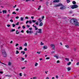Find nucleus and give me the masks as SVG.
Listing matches in <instances>:
<instances>
[{
  "mask_svg": "<svg viewBox=\"0 0 79 79\" xmlns=\"http://www.w3.org/2000/svg\"><path fill=\"white\" fill-rule=\"evenodd\" d=\"M2 55L4 57H6V53L4 49H2Z\"/></svg>",
  "mask_w": 79,
  "mask_h": 79,
  "instance_id": "1",
  "label": "nucleus"
},
{
  "mask_svg": "<svg viewBox=\"0 0 79 79\" xmlns=\"http://www.w3.org/2000/svg\"><path fill=\"white\" fill-rule=\"evenodd\" d=\"M77 22V20L76 19H71L70 20V23H71V24H74V23H75V22Z\"/></svg>",
  "mask_w": 79,
  "mask_h": 79,
  "instance_id": "2",
  "label": "nucleus"
},
{
  "mask_svg": "<svg viewBox=\"0 0 79 79\" xmlns=\"http://www.w3.org/2000/svg\"><path fill=\"white\" fill-rule=\"evenodd\" d=\"M78 7V6L77 5H73L72 6H71V8L72 9H74V8H77Z\"/></svg>",
  "mask_w": 79,
  "mask_h": 79,
  "instance_id": "3",
  "label": "nucleus"
},
{
  "mask_svg": "<svg viewBox=\"0 0 79 79\" xmlns=\"http://www.w3.org/2000/svg\"><path fill=\"white\" fill-rule=\"evenodd\" d=\"M36 33H39V34H41V33H42V29H38V31H36Z\"/></svg>",
  "mask_w": 79,
  "mask_h": 79,
  "instance_id": "4",
  "label": "nucleus"
},
{
  "mask_svg": "<svg viewBox=\"0 0 79 79\" xmlns=\"http://www.w3.org/2000/svg\"><path fill=\"white\" fill-rule=\"evenodd\" d=\"M63 6V4H61V3H59L58 4L56 5L55 6V7H57L58 6Z\"/></svg>",
  "mask_w": 79,
  "mask_h": 79,
  "instance_id": "5",
  "label": "nucleus"
},
{
  "mask_svg": "<svg viewBox=\"0 0 79 79\" xmlns=\"http://www.w3.org/2000/svg\"><path fill=\"white\" fill-rule=\"evenodd\" d=\"M74 24L75 25V26H79V23L77 22H77H75Z\"/></svg>",
  "mask_w": 79,
  "mask_h": 79,
  "instance_id": "6",
  "label": "nucleus"
},
{
  "mask_svg": "<svg viewBox=\"0 0 79 79\" xmlns=\"http://www.w3.org/2000/svg\"><path fill=\"white\" fill-rule=\"evenodd\" d=\"M39 26H43V23L42 22H39Z\"/></svg>",
  "mask_w": 79,
  "mask_h": 79,
  "instance_id": "7",
  "label": "nucleus"
},
{
  "mask_svg": "<svg viewBox=\"0 0 79 79\" xmlns=\"http://www.w3.org/2000/svg\"><path fill=\"white\" fill-rule=\"evenodd\" d=\"M58 2H60V0H55L53 1V3H58Z\"/></svg>",
  "mask_w": 79,
  "mask_h": 79,
  "instance_id": "8",
  "label": "nucleus"
},
{
  "mask_svg": "<svg viewBox=\"0 0 79 79\" xmlns=\"http://www.w3.org/2000/svg\"><path fill=\"white\" fill-rule=\"evenodd\" d=\"M51 47H52V49H54L55 48V45H54V44H51Z\"/></svg>",
  "mask_w": 79,
  "mask_h": 79,
  "instance_id": "9",
  "label": "nucleus"
},
{
  "mask_svg": "<svg viewBox=\"0 0 79 79\" xmlns=\"http://www.w3.org/2000/svg\"><path fill=\"white\" fill-rule=\"evenodd\" d=\"M33 27L35 28V30H36L38 29V28H37V27H36V26H34V24L33 25Z\"/></svg>",
  "mask_w": 79,
  "mask_h": 79,
  "instance_id": "10",
  "label": "nucleus"
},
{
  "mask_svg": "<svg viewBox=\"0 0 79 79\" xmlns=\"http://www.w3.org/2000/svg\"><path fill=\"white\" fill-rule=\"evenodd\" d=\"M9 66H11V62L10 61H9L8 63Z\"/></svg>",
  "mask_w": 79,
  "mask_h": 79,
  "instance_id": "11",
  "label": "nucleus"
},
{
  "mask_svg": "<svg viewBox=\"0 0 79 79\" xmlns=\"http://www.w3.org/2000/svg\"><path fill=\"white\" fill-rule=\"evenodd\" d=\"M44 49H47V46L46 45L44 46L43 47Z\"/></svg>",
  "mask_w": 79,
  "mask_h": 79,
  "instance_id": "12",
  "label": "nucleus"
},
{
  "mask_svg": "<svg viewBox=\"0 0 79 79\" xmlns=\"http://www.w3.org/2000/svg\"><path fill=\"white\" fill-rule=\"evenodd\" d=\"M2 12L3 14H4V13H6V10H2Z\"/></svg>",
  "mask_w": 79,
  "mask_h": 79,
  "instance_id": "13",
  "label": "nucleus"
},
{
  "mask_svg": "<svg viewBox=\"0 0 79 79\" xmlns=\"http://www.w3.org/2000/svg\"><path fill=\"white\" fill-rule=\"evenodd\" d=\"M54 57H56V58L57 59H58V56L57 55H55V56H54Z\"/></svg>",
  "mask_w": 79,
  "mask_h": 79,
  "instance_id": "14",
  "label": "nucleus"
},
{
  "mask_svg": "<svg viewBox=\"0 0 79 79\" xmlns=\"http://www.w3.org/2000/svg\"><path fill=\"white\" fill-rule=\"evenodd\" d=\"M24 18H23V17H21L20 18V20L21 21H24Z\"/></svg>",
  "mask_w": 79,
  "mask_h": 79,
  "instance_id": "15",
  "label": "nucleus"
},
{
  "mask_svg": "<svg viewBox=\"0 0 79 79\" xmlns=\"http://www.w3.org/2000/svg\"><path fill=\"white\" fill-rule=\"evenodd\" d=\"M65 60L66 61H68L69 60V58H65Z\"/></svg>",
  "mask_w": 79,
  "mask_h": 79,
  "instance_id": "16",
  "label": "nucleus"
},
{
  "mask_svg": "<svg viewBox=\"0 0 79 79\" xmlns=\"http://www.w3.org/2000/svg\"><path fill=\"white\" fill-rule=\"evenodd\" d=\"M67 69H68V71H70V70H71V68L70 67H68V68H67Z\"/></svg>",
  "mask_w": 79,
  "mask_h": 79,
  "instance_id": "17",
  "label": "nucleus"
},
{
  "mask_svg": "<svg viewBox=\"0 0 79 79\" xmlns=\"http://www.w3.org/2000/svg\"><path fill=\"white\" fill-rule=\"evenodd\" d=\"M14 31H15V29H12L11 30H10V32H14Z\"/></svg>",
  "mask_w": 79,
  "mask_h": 79,
  "instance_id": "18",
  "label": "nucleus"
},
{
  "mask_svg": "<svg viewBox=\"0 0 79 79\" xmlns=\"http://www.w3.org/2000/svg\"><path fill=\"white\" fill-rule=\"evenodd\" d=\"M29 23H30V24H32V20H30L29 21Z\"/></svg>",
  "mask_w": 79,
  "mask_h": 79,
  "instance_id": "19",
  "label": "nucleus"
},
{
  "mask_svg": "<svg viewBox=\"0 0 79 79\" xmlns=\"http://www.w3.org/2000/svg\"><path fill=\"white\" fill-rule=\"evenodd\" d=\"M73 4L75 5V4H76V2H75V1H73L72 2Z\"/></svg>",
  "mask_w": 79,
  "mask_h": 79,
  "instance_id": "20",
  "label": "nucleus"
},
{
  "mask_svg": "<svg viewBox=\"0 0 79 79\" xmlns=\"http://www.w3.org/2000/svg\"><path fill=\"white\" fill-rule=\"evenodd\" d=\"M63 7H61L60 8V9L61 10H63V9H64V6H62Z\"/></svg>",
  "mask_w": 79,
  "mask_h": 79,
  "instance_id": "21",
  "label": "nucleus"
},
{
  "mask_svg": "<svg viewBox=\"0 0 79 79\" xmlns=\"http://www.w3.org/2000/svg\"><path fill=\"white\" fill-rule=\"evenodd\" d=\"M19 48V50H22L23 49V48H22V47H20Z\"/></svg>",
  "mask_w": 79,
  "mask_h": 79,
  "instance_id": "22",
  "label": "nucleus"
},
{
  "mask_svg": "<svg viewBox=\"0 0 79 79\" xmlns=\"http://www.w3.org/2000/svg\"><path fill=\"white\" fill-rule=\"evenodd\" d=\"M71 64V62H69V63H67V65H68V66H69V65H70Z\"/></svg>",
  "mask_w": 79,
  "mask_h": 79,
  "instance_id": "23",
  "label": "nucleus"
},
{
  "mask_svg": "<svg viewBox=\"0 0 79 79\" xmlns=\"http://www.w3.org/2000/svg\"><path fill=\"white\" fill-rule=\"evenodd\" d=\"M21 58L22 59V61H24V58L23 57H21Z\"/></svg>",
  "mask_w": 79,
  "mask_h": 79,
  "instance_id": "24",
  "label": "nucleus"
},
{
  "mask_svg": "<svg viewBox=\"0 0 79 79\" xmlns=\"http://www.w3.org/2000/svg\"><path fill=\"white\" fill-rule=\"evenodd\" d=\"M21 53H23V55H24L25 52L24 51H22L21 52Z\"/></svg>",
  "mask_w": 79,
  "mask_h": 79,
  "instance_id": "25",
  "label": "nucleus"
},
{
  "mask_svg": "<svg viewBox=\"0 0 79 79\" xmlns=\"http://www.w3.org/2000/svg\"><path fill=\"white\" fill-rule=\"evenodd\" d=\"M40 45H44V43H42V42H41Z\"/></svg>",
  "mask_w": 79,
  "mask_h": 79,
  "instance_id": "26",
  "label": "nucleus"
},
{
  "mask_svg": "<svg viewBox=\"0 0 79 79\" xmlns=\"http://www.w3.org/2000/svg\"><path fill=\"white\" fill-rule=\"evenodd\" d=\"M35 66H37L38 65V63H35Z\"/></svg>",
  "mask_w": 79,
  "mask_h": 79,
  "instance_id": "27",
  "label": "nucleus"
},
{
  "mask_svg": "<svg viewBox=\"0 0 79 79\" xmlns=\"http://www.w3.org/2000/svg\"><path fill=\"white\" fill-rule=\"evenodd\" d=\"M65 47H67V48H69V46H68V45H66L65 46Z\"/></svg>",
  "mask_w": 79,
  "mask_h": 79,
  "instance_id": "28",
  "label": "nucleus"
},
{
  "mask_svg": "<svg viewBox=\"0 0 79 79\" xmlns=\"http://www.w3.org/2000/svg\"><path fill=\"white\" fill-rule=\"evenodd\" d=\"M19 51H18L17 50L16 51V54H18V53H19Z\"/></svg>",
  "mask_w": 79,
  "mask_h": 79,
  "instance_id": "29",
  "label": "nucleus"
},
{
  "mask_svg": "<svg viewBox=\"0 0 79 79\" xmlns=\"http://www.w3.org/2000/svg\"><path fill=\"white\" fill-rule=\"evenodd\" d=\"M41 8V6H40L38 8V10H40V8Z\"/></svg>",
  "mask_w": 79,
  "mask_h": 79,
  "instance_id": "30",
  "label": "nucleus"
},
{
  "mask_svg": "<svg viewBox=\"0 0 79 79\" xmlns=\"http://www.w3.org/2000/svg\"><path fill=\"white\" fill-rule=\"evenodd\" d=\"M35 24L36 25H39V22H37Z\"/></svg>",
  "mask_w": 79,
  "mask_h": 79,
  "instance_id": "31",
  "label": "nucleus"
},
{
  "mask_svg": "<svg viewBox=\"0 0 79 79\" xmlns=\"http://www.w3.org/2000/svg\"><path fill=\"white\" fill-rule=\"evenodd\" d=\"M37 21V20H32V22H33V23H35Z\"/></svg>",
  "mask_w": 79,
  "mask_h": 79,
  "instance_id": "32",
  "label": "nucleus"
},
{
  "mask_svg": "<svg viewBox=\"0 0 79 79\" xmlns=\"http://www.w3.org/2000/svg\"><path fill=\"white\" fill-rule=\"evenodd\" d=\"M39 20L40 22H42V19H39Z\"/></svg>",
  "mask_w": 79,
  "mask_h": 79,
  "instance_id": "33",
  "label": "nucleus"
},
{
  "mask_svg": "<svg viewBox=\"0 0 79 79\" xmlns=\"http://www.w3.org/2000/svg\"><path fill=\"white\" fill-rule=\"evenodd\" d=\"M22 27L23 29H25V28H26V27H25V26L24 25Z\"/></svg>",
  "mask_w": 79,
  "mask_h": 79,
  "instance_id": "34",
  "label": "nucleus"
},
{
  "mask_svg": "<svg viewBox=\"0 0 79 79\" xmlns=\"http://www.w3.org/2000/svg\"><path fill=\"white\" fill-rule=\"evenodd\" d=\"M67 3H69L70 2V0H67Z\"/></svg>",
  "mask_w": 79,
  "mask_h": 79,
  "instance_id": "35",
  "label": "nucleus"
},
{
  "mask_svg": "<svg viewBox=\"0 0 79 79\" xmlns=\"http://www.w3.org/2000/svg\"><path fill=\"white\" fill-rule=\"evenodd\" d=\"M15 24H12V26L13 27H15Z\"/></svg>",
  "mask_w": 79,
  "mask_h": 79,
  "instance_id": "36",
  "label": "nucleus"
},
{
  "mask_svg": "<svg viewBox=\"0 0 79 79\" xmlns=\"http://www.w3.org/2000/svg\"><path fill=\"white\" fill-rule=\"evenodd\" d=\"M12 14H15V15H16V13L14 11L13 13H12Z\"/></svg>",
  "mask_w": 79,
  "mask_h": 79,
  "instance_id": "37",
  "label": "nucleus"
},
{
  "mask_svg": "<svg viewBox=\"0 0 79 79\" xmlns=\"http://www.w3.org/2000/svg\"><path fill=\"white\" fill-rule=\"evenodd\" d=\"M20 76H22V73H19Z\"/></svg>",
  "mask_w": 79,
  "mask_h": 79,
  "instance_id": "38",
  "label": "nucleus"
},
{
  "mask_svg": "<svg viewBox=\"0 0 79 79\" xmlns=\"http://www.w3.org/2000/svg\"><path fill=\"white\" fill-rule=\"evenodd\" d=\"M10 21L11 23H13V20L12 19H11L10 20Z\"/></svg>",
  "mask_w": 79,
  "mask_h": 79,
  "instance_id": "39",
  "label": "nucleus"
},
{
  "mask_svg": "<svg viewBox=\"0 0 79 79\" xmlns=\"http://www.w3.org/2000/svg\"><path fill=\"white\" fill-rule=\"evenodd\" d=\"M27 43H25V44H24V46H27Z\"/></svg>",
  "mask_w": 79,
  "mask_h": 79,
  "instance_id": "40",
  "label": "nucleus"
},
{
  "mask_svg": "<svg viewBox=\"0 0 79 79\" xmlns=\"http://www.w3.org/2000/svg\"><path fill=\"white\" fill-rule=\"evenodd\" d=\"M24 51H27V48H25L24 49Z\"/></svg>",
  "mask_w": 79,
  "mask_h": 79,
  "instance_id": "41",
  "label": "nucleus"
},
{
  "mask_svg": "<svg viewBox=\"0 0 79 79\" xmlns=\"http://www.w3.org/2000/svg\"><path fill=\"white\" fill-rule=\"evenodd\" d=\"M7 27H10V24H7Z\"/></svg>",
  "mask_w": 79,
  "mask_h": 79,
  "instance_id": "42",
  "label": "nucleus"
},
{
  "mask_svg": "<svg viewBox=\"0 0 79 79\" xmlns=\"http://www.w3.org/2000/svg\"><path fill=\"white\" fill-rule=\"evenodd\" d=\"M18 45H19V44H16L15 46L16 47H17V46H18Z\"/></svg>",
  "mask_w": 79,
  "mask_h": 79,
  "instance_id": "43",
  "label": "nucleus"
},
{
  "mask_svg": "<svg viewBox=\"0 0 79 79\" xmlns=\"http://www.w3.org/2000/svg\"><path fill=\"white\" fill-rule=\"evenodd\" d=\"M19 34V31L18 32H16V34Z\"/></svg>",
  "mask_w": 79,
  "mask_h": 79,
  "instance_id": "44",
  "label": "nucleus"
},
{
  "mask_svg": "<svg viewBox=\"0 0 79 79\" xmlns=\"http://www.w3.org/2000/svg\"><path fill=\"white\" fill-rule=\"evenodd\" d=\"M73 50H74V51H76V48H74Z\"/></svg>",
  "mask_w": 79,
  "mask_h": 79,
  "instance_id": "45",
  "label": "nucleus"
},
{
  "mask_svg": "<svg viewBox=\"0 0 79 79\" xmlns=\"http://www.w3.org/2000/svg\"><path fill=\"white\" fill-rule=\"evenodd\" d=\"M79 62H77V65H79Z\"/></svg>",
  "mask_w": 79,
  "mask_h": 79,
  "instance_id": "46",
  "label": "nucleus"
},
{
  "mask_svg": "<svg viewBox=\"0 0 79 79\" xmlns=\"http://www.w3.org/2000/svg\"><path fill=\"white\" fill-rule=\"evenodd\" d=\"M28 22H29V21L28 20L26 22V24H27V23H28Z\"/></svg>",
  "mask_w": 79,
  "mask_h": 79,
  "instance_id": "47",
  "label": "nucleus"
},
{
  "mask_svg": "<svg viewBox=\"0 0 79 79\" xmlns=\"http://www.w3.org/2000/svg\"><path fill=\"white\" fill-rule=\"evenodd\" d=\"M33 32H32V31H29V33H30V34H31V33H32Z\"/></svg>",
  "mask_w": 79,
  "mask_h": 79,
  "instance_id": "48",
  "label": "nucleus"
},
{
  "mask_svg": "<svg viewBox=\"0 0 79 79\" xmlns=\"http://www.w3.org/2000/svg\"><path fill=\"white\" fill-rule=\"evenodd\" d=\"M27 27H30V25H27Z\"/></svg>",
  "mask_w": 79,
  "mask_h": 79,
  "instance_id": "49",
  "label": "nucleus"
},
{
  "mask_svg": "<svg viewBox=\"0 0 79 79\" xmlns=\"http://www.w3.org/2000/svg\"><path fill=\"white\" fill-rule=\"evenodd\" d=\"M46 60H48V59H50V57H47L46 58Z\"/></svg>",
  "mask_w": 79,
  "mask_h": 79,
  "instance_id": "50",
  "label": "nucleus"
},
{
  "mask_svg": "<svg viewBox=\"0 0 79 79\" xmlns=\"http://www.w3.org/2000/svg\"><path fill=\"white\" fill-rule=\"evenodd\" d=\"M16 25H19V22H17V23H16Z\"/></svg>",
  "mask_w": 79,
  "mask_h": 79,
  "instance_id": "51",
  "label": "nucleus"
},
{
  "mask_svg": "<svg viewBox=\"0 0 79 79\" xmlns=\"http://www.w3.org/2000/svg\"><path fill=\"white\" fill-rule=\"evenodd\" d=\"M16 19H18V18H19V17H18V16H16Z\"/></svg>",
  "mask_w": 79,
  "mask_h": 79,
  "instance_id": "52",
  "label": "nucleus"
},
{
  "mask_svg": "<svg viewBox=\"0 0 79 79\" xmlns=\"http://www.w3.org/2000/svg\"><path fill=\"white\" fill-rule=\"evenodd\" d=\"M26 32H27V34H29V31H26Z\"/></svg>",
  "mask_w": 79,
  "mask_h": 79,
  "instance_id": "53",
  "label": "nucleus"
},
{
  "mask_svg": "<svg viewBox=\"0 0 79 79\" xmlns=\"http://www.w3.org/2000/svg\"><path fill=\"white\" fill-rule=\"evenodd\" d=\"M48 2H46V5H48Z\"/></svg>",
  "mask_w": 79,
  "mask_h": 79,
  "instance_id": "54",
  "label": "nucleus"
},
{
  "mask_svg": "<svg viewBox=\"0 0 79 79\" xmlns=\"http://www.w3.org/2000/svg\"><path fill=\"white\" fill-rule=\"evenodd\" d=\"M32 28H29V29L30 30V31H32Z\"/></svg>",
  "mask_w": 79,
  "mask_h": 79,
  "instance_id": "55",
  "label": "nucleus"
},
{
  "mask_svg": "<svg viewBox=\"0 0 79 79\" xmlns=\"http://www.w3.org/2000/svg\"><path fill=\"white\" fill-rule=\"evenodd\" d=\"M44 16H42V19H44Z\"/></svg>",
  "mask_w": 79,
  "mask_h": 79,
  "instance_id": "56",
  "label": "nucleus"
},
{
  "mask_svg": "<svg viewBox=\"0 0 79 79\" xmlns=\"http://www.w3.org/2000/svg\"><path fill=\"white\" fill-rule=\"evenodd\" d=\"M36 78H37V77H33V79H35Z\"/></svg>",
  "mask_w": 79,
  "mask_h": 79,
  "instance_id": "57",
  "label": "nucleus"
},
{
  "mask_svg": "<svg viewBox=\"0 0 79 79\" xmlns=\"http://www.w3.org/2000/svg\"><path fill=\"white\" fill-rule=\"evenodd\" d=\"M3 72L2 71H0V73L1 74H2V73H3Z\"/></svg>",
  "mask_w": 79,
  "mask_h": 79,
  "instance_id": "58",
  "label": "nucleus"
},
{
  "mask_svg": "<svg viewBox=\"0 0 79 79\" xmlns=\"http://www.w3.org/2000/svg\"><path fill=\"white\" fill-rule=\"evenodd\" d=\"M37 53L38 54H40V52H37Z\"/></svg>",
  "mask_w": 79,
  "mask_h": 79,
  "instance_id": "59",
  "label": "nucleus"
},
{
  "mask_svg": "<svg viewBox=\"0 0 79 79\" xmlns=\"http://www.w3.org/2000/svg\"><path fill=\"white\" fill-rule=\"evenodd\" d=\"M57 63H60V61L58 60V61H57Z\"/></svg>",
  "mask_w": 79,
  "mask_h": 79,
  "instance_id": "60",
  "label": "nucleus"
},
{
  "mask_svg": "<svg viewBox=\"0 0 79 79\" xmlns=\"http://www.w3.org/2000/svg\"><path fill=\"white\" fill-rule=\"evenodd\" d=\"M25 19H29V18H28V17L27 16V17H25Z\"/></svg>",
  "mask_w": 79,
  "mask_h": 79,
  "instance_id": "61",
  "label": "nucleus"
},
{
  "mask_svg": "<svg viewBox=\"0 0 79 79\" xmlns=\"http://www.w3.org/2000/svg\"><path fill=\"white\" fill-rule=\"evenodd\" d=\"M21 32H22L23 33H24V31L23 30H22L21 31Z\"/></svg>",
  "mask_w": 79,
  "mask_h": 79,
  "instance_id": "62",
  "label": "nucleus"
},
{
  "mask_svg": "<svg viewBox=\"0 0 79 79\" xmlns=\"http://www.w3.org/2000/svg\"><path fill=\"white\" fill-rule=\"evenodd\" d=\"M25 69V67H23L22 68V69Z\"/></svg>",
  "mask_w": 79,
  "mask_h": 79,
  "instance_id": "63",
  "label": "nucleus"
},
{
  "mask_svg": "<svg viewBox=\"0 0 79 79\" xmlns=\"http://www.w3.org/2000/svg\"><path fill=\"white\" fill-rule=\"evenodd\" d=\"M46 79H49V78L48 77H47Z\"/></svg>",
  "mask_w": 79,
  "mask_h": 79,
  "instance_id": "64",
  "label": "nucleus"
}]
</instances>
